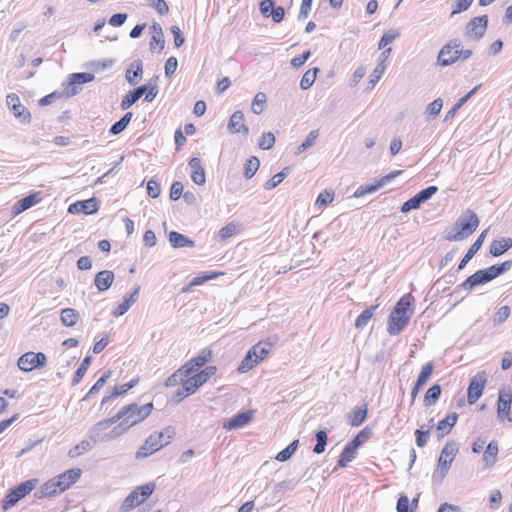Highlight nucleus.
<instances>
[{
    "instance_id": "6",
    "label": "nucleus",
    "mask_w": 512,
    "mask_h": 512,
    "mask_svg": "<svg viewBox=\"0 0 512 512\" xmlns=\"http://www.w3.org/2000/svg\"><path fill=\"white\" fill-rule=\"evenodd\" d=\"M460 47L459 39H451L439 51L437 64L442 67L450 66L458 61L457 49Z\"/></svg>"
},
{
    "instance_id": "49",
    "label": "nucleus",
    "mask_w": 512,
    "mask_h": 512,
    "mask_svg": "<svg viewBox=\"0 0 512 512\" xmlns=\"http://www.w3.org/2000/svg\"><path fill=\"white\" fill-rule=\"evenodd\" d=\"M440 394H441V386L440 385L435 384V385L431 386L425 394L424 405L428 407V406H431L432 404H434L439 399Z\"/></svg>"
},
{
    "instance_id": "42",
    "label": "nucleus",
    "mask_w": 512,
    "mask_h": 512,
    "mask_svg": "<svg viewBox=\"0 0 512 512\" xmlns=\"http://www.w3.org/2000/svg\"><path fill=\"white\" fill-rule=\"evenodd\" d=\"M318 137H319V131L312 130L307 135L305 141L297 147V150L295 151V155H300L303 152H305L306 150H308L309 148H311L316 143V140L318 139Z\"/></svg>"
},
{
    "instance_id": "25",
    "label": "nucleus",
    "mask_w": 512,
    "mask_h": 512,
    "mask_svg": "<svg viewBox=\"0 0 512 512\" xmlns=\"http://www.w3.org/2000/svg\"><path fill=\"white\" fill-rule=\"evenodd\" d=\"M39 202L38 193L30 194L21 200L17 201L12 207V214L17 216L22 212L28 210L33 207L35 204Z\"/></svg>"
},
{
    "instance_id": "62",
    "label": "nucleus",
    "mask_w": 512,
    "mask_h": 512,
    "mask_svg": "<svg viewBox=\"0 0 512 512\" xmlns=\"http://www.w3.org/2000/svg\"><path fill=\"white\" fill-rule=\"evenodd\" d=\"M398 36H399V33L394 30H389V31L385 32L380 39L378 48L379 49L385 48L388 44H391Z\"/></svg>"
},
{
    "instance_id": "26",
    "label": "nucleus",
    "mask_w": 512,
    "mask_h": 512,
    "mask_svg": "<svg viewBox=\"0 0 512 512\" xmlns=\"http://www.w3.org/2000/svg\"><path fill=\"white\" fill-rule=\"evenodd\" d=\"M114 281V273L110 270H103L95 275L94 283L96 288L100 291L108 290Z\"/></svg>"
},
{
    "instance_id": "4",
    "label": "nucleus",
    "mask_w": 512,
    "mask_h": 512,
    "mask_svg": "<svg viewBox=\"0 0 512 512\" xmlns=\"http://www.w3.org/2000/svg\"><path fill=\"white\" fill-rule=\"evenodd\" d=\"M458 444L454 441L446 443L442 448L440 457L438 459L437 470L433 475V478H438L440 481L444 479L451 464L458 453Z\"/></svg>"
},
{
    "instance_id": "48",
    "label": "nucleus",
    "mask_w": 512,
    "mask_h": 512,
    "mask_svg": "<svg viewBox=\"0 0 512 512\" xmlns=\"http://www.w3.org/2000/svg\"><path fill=\"white\" fill-rule=\"evenodd\" d=\"M299 440H294L285 449L280 451L275 459L279 462H285L291 458L298 448Z\"/></svg>"
},
{
    "instance_id": "39",
    "label": "nucleus",
    "mask_w": 512,
    "mask_h": 512,
    "mask_svg": "<svg viewBox=\"0 0 512 512\" xmlns=\"http://www.w3.org/2000/svg\"><path fill=\"white\" fill-rule=\"evenodd\" d=\"M189 369H184L183 366L180 367L176 372H174L172 375H170L166 381L165 386L166 387H173L178 384H181L185 378L189 376L188 371Z\"/></svg>"
},
{
    "instance_id": "50",
    "label": "nucleus",
    "mask_w": 512,
    "mask_h": 512,
    "mask_svg": "<svg viewBox=\"0 0 512 512\" xmlns=\"http://www.w3.org/2000/svg\"><path fill=\"white\" fill-rule=\"evenodd\" d=\"M182 384V387L181 389H183V393L184 395L183 396H190L192 394H194L196 392V390L200 387V385H198V382L197 380L191 376V377H187L183 380V382L181 383Z\"/></svg>"
},
{
    "instance_id": "5",
    "label": "nucleus",
    "mask_w": 512,
    "mask_h": 512,
    "mask_svg": "<svg viewBox=\"0 0 512 512\" xmlns=\"http://www.w3.org/2000/svg\"><path fill=\"white\" fill-rule=\"evenodd\" d=\"M115 423V418L114 416H112L110 418L101 420L94 424L88 432L90 440L93 441L94 443H97L113 440L119 437L121 435V432L119 430L117 434H114V428L110 432H107V430Z\"/></svg>"
},
{
    "instance_id": "63",
    "label": "nucleus",
    "mask_w": 512,
    "mask_h": 512,
    "mask_svg": "<svg viewBox=\"0 0 512 512\" xmlns=\"http://www.w3.org/2000/svg\"><path fill=\"white\" fill-rule=\"evenodd\" d=\"M334 199V193L332 191L325 190L321 192L317 199H316V205L319 207L327 206L329 203H331Z\"/></svg>"
},
{
    "instance_id": "23",
    "label": "nucleus",
    "mask_w": 512,
    "mask_h": 512,
    "mask_svg": "<svg viewBox=\"0 0 512 512\" xmlns=\"http://www.w3.org/2000/svg\"><path fill=\"white\" fill-rule=\"evenodd\" d=\"M139 291L140 287L137 286L130 295L125 296L123 302L118 304L112 311V315L115 317L124 315L130 309V307L137 301Z\"/></svg>"
},
{
    "instance_id": "36",
    "label": "nucleus",
    "mask_w": 512,
    "mask_h": 512,
    "mask_svg": "<svg viewBox=\"0 0 512 512\" xmlns=\"http://www.w3.org/2000/svg\"><path fill=\"white\" fill-rule=\"evenodd\" d=\"M142 503L143 501L139 496V492L134 489L122 502L121 510L123 512H127L139 506Z\"/></svg>"
},
{
    "instance_id": "27",
    "label": "nucleus",
    "mask_w": 512,
    "mask_h": 512,
    "mask_svg": "<svg viewBox=\"0 0 512 512\" xmlns=\"http://www.w3.org/2000/svg\"><path fill=\"white\" fill-rule=\"evenodd\" d=\"M189 166L192 169L191 179L197 185H203L206 182L205 171L202 167L201 160L197 157H193L189 161Z\"/></svg>"
},
{
    "instance_id": "58",
    "label": "nucleus",
    "mask_w": 512,
    "mask_h": 512,
    "mask_svg": "<svg viewBox=\"0 0 512 512\" xmlns=\"http://www.w3.org/2000/svg\"><path fill=\"white\" fill-rule=\"evenodd\" d=\"M275 144V136L272 132L263 133L259 139V148L263 150L271 149Z\"/></svg>"
},
{
    "instance_id": "51",
    "label": "nucleus",
    "mask_w": 512,
    "mask_h": 512,
    "mask_svg": "<svg viewBox=\"0 0 512 512\" xmlns=\"http://www.w3.org/2000/svg\"><path fill=\"white\" fill-rule=\"evenodd\" d=\"M433 368L434 367H433L432 362L426 363L422 367L415 383L418 385L424 386L427 383V381L430 379V377L433 373Z\"/></svg>"
},
{
    "instance_id": "20",
    "label": "nucleus",
    "mask_w": 512,
    "mask_h": 512,
    "mask_svg": "<svg viewBox=\"0 0 512 512\" xmlns=\"http://www.w3.org/2000/svg\"><path fill=\"white\" fill-rule=\"evenodd\" d=\"M64 492V490L61 488V485L59 483V480L57 477H54L50 479L49 481L45 482L39 491L35 492V497L37 498H43V497H51L53 495L59 494Z\"/></svg>"
},
{
    "instance_id": "64",
    "label": "nucleus",
    "mask_w": 512,
    "mask_h": 512,
    "mask_svg": "<svg viewBox=\"0 0 512 512\" xmlns=\"http://www.w3.org/2000/svg\"><path fill=\"white\" fill-rule=\"evenodd\" d=\"M396 509L397 512H414V508H410V501L406 495L398 498Z\"/></svg>"
},
{
    "instance_id": "56",
    "label": "nucleus",
    "mask_w": 512,
    "mask_h": 512,
    "mask_svg": "<svg viewBox=\"0 0 512 512\" xmlns=\"http://www.w3.org/2000/svg\"><path fill=\"white\" fill-rule=\"evenodd\" d=\"M370 435H371V429L368 427H365L349 443L353 446V448L358 449V447L360 445H362L364 442H366L370 438Z\"/></svg>"
},
{
    "instance_id": "37",
    "label": "nucleus",
    "mask_w": 512,
    "mask_h": 512,
    "mask_svg": "<svg viewBox=\"0 0 512 512\" xmlns=\"http://www.w3.org/2000/svg\"><path fill=\"white\" fill-rule=\"evenodd\" d=\"M357 449L353 448L350 443H347L340 454V458L338 460L339 467H346L355 457H356Z\"/></svg>"
},
{
    "instance_id": "22",
    "label": "nucleus",
    "mask_w": 512,
    "mask_h": 512,
    "mask_svg": "<svg viewBox=\"0 0 512 512\" xmlns=\"http://www.w3.org/2000/svg\"><path fill=\"white\" fill-rule=\"evenodd\" d=\"M212 358V352L210 350L204 349L198 356L189 360L186 364L183 365V368L189 369L187 372L189 376L197 369L204 366L210 359Z\"/></svg>"
},
{
    "instance_id": "53",
    "label": "nucleus",
    "mask_w": 512,
    "mask_h": 512,
    "mask_svg": "<svg viewBox=\"0 0 512 512\" xmlns=\"http://www.w3.org/2000/svg\"><path fill=\"white\" fill-rule=\"evenodd\" d=\"M37 480L31 479L27 480L21 484H19L14 491L18 494V496L22 499L27 494H29L36 486Z\"/></svg>"
},
{
    "instance_id": "21",
    "label": "nucleus",
    "mask_w": 512,
    "mask_h": 512,
    "mask_svg": "<svg viewBox=\"0 0 512 512\" xmlns=\"http://www.w3.org/2000/svg\"><path fill=\"white\" fill-rule=\"evenodd\" d=\"M488 229H485L476 239V241L470 246L465 256L462 258L458 265V270H462L468 264V262L475 256V254L479 251L483 242L487 236Z\"/></svg>"
},
{
    "instance_id": "52",
    "label": "nucleus",
    "mask_w": 512,
    "mask_h": 512,
    "mask_svg": "<svg viewBox=\"0 0 512 512\" xmlns=\"http://www.w3.org/2000/svg\"><path fill=\"white\" fill-rule=\"evenodd\" d=\"M217 368L215 366H207L199 373L193 375V377L197 380L198 385L202 386L205 382L208 381L213 375H215Z\"/></svg>"
},
{
    "instance_id": "8",
    "label": "nucleus",
    "mask_w": 512,
    "mask_h": 512,
    "mask_svg": "<svg viewBox=\"0 0 512 512\" xmlns=\"http://www.w3.org/2000/svg\"><path fill=\"white\" fill-rule=\"evenodd\" d=\"M47 357L42 352H27L23 354L17 362L20 370L30 372L36 368L45 366Z\"/></svg>"
},
{
    "instance_id": "7",
    "label": "nucleus",
    "mask_w": 512,
    "mask_h": 512,
    "mask_svg": "<svg viewBox=\"0 0 512 512\" xmlns=\"http://www.w3.org/2000/svg\"><path fill=\"white\" fill-rule=\"evenodd\" d=\"M400 174H401V171H392L389 174H387L379 179H376L374 181V183L363 184L355 190L353 196L355 198H361L367 194L375 193L376 191H378L380 188H382L384 185L389 183L391 180H393Z\"/></svg>"
},
{
    "instance_id": "45",
    "label": "nucleus",
    "mask_w": 512,
    "mask_h": 512,
    "mask_svg": "<svg viewBox=\"0 0 512 512\" xmlns=\"http://www.w3.org/2000/svg\"><path fill=\"white\" fill-rule=\"evenodd\" d=\"M91 362H92L91 356H87L83 359V361L81 362L80 366L78 367V369L76 370V372L73 376V379H72L73 386L77 385L82 380V378L86 374Z\"/></svg>"
},
{
    "instance_id": "31",
    "label": "nucleus",
    "mask_w": 512,
    "mask_h": 512,
    "mask_svg": "<svg viewBox=\"0 0 512 512\" xmlns=\"http://www.w3.org/2000/svg\"><path fill=\"white\" fill-rule=\"evenodd\" d=\"M499 452L498 442L496 440H492L486 447L484 451L482 460L484 462L485 467H492L497 460V455Z\"/></svg>"
},
{
    "instance_id": "1",
    "label": "nucleus",
    "mask_w": 512,
    "mask_h": 512,
    "mask_svg": "<svg viewBox=\"0 0 512 512\" xmlns=\"http://www.w3.org/2000/svg\"><path fill=\"white\" fill-rule=\"evenodd\" d=\"M153 410V403H147L142 406H138L135 403L123 406L116 415H114L116 423H120L114 427V434H117L118 430L121 435L134 425L145 420Z\"/></svg>"
},
{
    "instance_id": "44",
    "label": "nucleus",
    "mask_w": 512,
    "mask_h": 512,
    "mask_svg": "<svg viewBox=\"0 0 512 512\" xmlns=\"http://www.w3.org/2000/svg\"><path fill=\"white\" fill-rule=\"evenodd\" d=\"M258 364L259 363H258L257 359L254 358L251 350L249 349L248 352L246 353L244 359L241 361V363L238 367V372L246 373V372L250 371L251 369H253L255 366H257Z\"/></svg>"
},
{
    "instance_id": "47",
    "label": "nucleus",
    "mask_w": 512,
    "mask_h": 512,
    "mask_svg": "<svg viewBox=\"0 0 512 512\" xmlns=\"http://www.w3.org/2000/svg\"><path fill=\"white\" fill-rule=\"evenodd\" d=\"M319 68L307 70L300 81V87L303 90L309 89L315 82Z\"/></svg>"
},
{
    "instance_id": "18",
    "label": "nucleus",
    "mask_w": 512,
    "mask_h": 512,
    "mask_svg": "<svg viewBox=\"0 0 512 512\" xmlns=\"http://www.w3.org/2000/svg\"><path fill=\"white\" fill-rule=\"evenodd\" d=\"M391 53V48L385 49L379 57L378 64L370 74L369 83L371 84V87H374L379 80L381 79L382 75L384 74L386 70V61Z\"/></svg>"
},
{
    "instance_id": "9",
    "label": "nucleus",
    "mask_w": 512,
    "mask_h": 512,
    "mask_svg": "<svg viewBox=\"0 0 512 512\" xmlns=\"http://www.w3.org/2000/svg\"><path fill=\"white\" fill-rule=\"evenodd\" d=\"M163 446H165V443H163V435L158 434V432H154L145 440L144 444L139 447L135 454V458H146L160 450Z\"/></svg>"
},
{
    "instance_id": "61",
    "label": "nucleus",
    "mask_w": 512,
    "mask_h": 512,
    "mask_svg": "<svg viewBox=\"0 0 512 512\" xmlns=\"http://www.w3.org/2000/svg\"><path fill=\"white\" fill-rule=\"evenodd\" d=\"M127 392H128V390L126 389L124 384L119 387H114V389L112 390V392L109 395H106L103 397V399L101 401V406H104L109 401L117 398L118 396H122V395L126 394Z\"/></svg>"
},
{
    "instance_id": "29",
    "label": "nucleus",
    "mask_w": 512,
    "mask_h": 512,
    "mask_svg": "<svg viewBox=\"0 0 512 512\" xmlns=\"http://www.w3.org/2000/svg\"><path fill=\"white\" fill-rule=\"evenodd\" d=\"M168 239L170 245L174 249H180L184 247L193 248L195 246V242L193 240L176 231H171L168 235Z\"/></svg>"
},
{
    "instance_id": "34",
    "label": "nucleus",
    "mask_w": 512,
    "mask_h": 512,
    "mask_svg": "<svg viewBox=\"0 0 512 512\" xmlns=\"http://www.w3.org/2000/svg\"><path fill=\"white\" fill-rule=\"evenodd\" d=\"M367 407L364 405V407H357L353 409L348 415L347 420L348 423L353 427L360 426L367 417Z\"/></svg>"
},
{
    "instance_id": "43",
    "label": "nucleus",
    "mask_w": 512,
    "mask_h": 512,
    "mask_svg": "<svg viewBox=\"0 0 512 512\" xmlns=\"http://www.w3.org/2000/svg\"><path fill=\"white\" fill-rule=\"evenodd\" d=\"M259 166V159L255 156H251L244 164V177L246 179H251L259 169Z\"/></svg>"
},
{
    "instance_id": "3",
    "label": "nucleus",
    "mask_w": 512,
    "mask_h": 512,
    "mask_svg": "<svg viewBox=\"0 0 512 512\" xmlns=\"http://www.w3.org/2000/svg\"><path fill=\"white\" fill-rule=\"evenodd\" d=\"M479 225L477 214L468 209L453 224L452 229L446 234L448 241H462L472 235Z\"/></svg>"
},
{
    "instance_id": "40",
    "label": "nucleus",
    "mask_w": 512,
    "mask_h": 512,
    "mask_svg": "<svg viewBox=\"0 0 512 512\" xmlns=\"http://www.w3.org/2000/svg\"><path fill=\"white\" fill-rule=\"evenodd\" d=\"M478 86L474 87L470 92H468L466 95L461 97L454 105L453 107L446 113L445 115V121H448L452 119L457 111L469 100V98L477 91Z\"/></svg>"
},
{
    "instance_id": "24",
    "label": "nucleus",
    "mask_w": 512,
    "mask_h": 512,
    "mask_svg": "<svg viewBox=\"0 0 512 512\" xmlns=\"http://www.w3.org/2000/svg\"><path fill=\"white\" fill-rule=\"evenodd\" d=\"M458 419V414L456 412L449 413L443 420L439 421L437 424V436L438 438H443L448 435L456 424Z\"/></svg>"
},
{
    "instance_id": "15",
    "label": "nucleus",
    "mask_w": 512,
    "mask_h": 512,
    "mask_svg": "<svg viewBox=\"0 0 512 512\" xmlns=\"http://www.w3.org/2000/svg\"><path fill=\"white\" fill-rule=\"evenodd\" d=\"M512 403V394L510 390L501 389L498 397L497 414L500 419L507 418L512 422V412H510Z\"/></svg>"
},
{
    "instance_id": "41",
    "label": "nucleus",
    "mask_w": 512,
    "mask_h": 512,
    "mask_svg": "<svg viewBox=\"0 0 512 512\" xmlns=\"http://www.w3.org/2000/svg\"><path fill=\"white\" fill-rule=\"evenodd\" d=\"M132 112H127L126 114H124L122 116V118L115 122L109 132L112 134V135H118L120 134L122 131H124L126 129V127L128 126V124L130 123L131 119H132Z\"/></svg>"
},
{
    "instance_id": "12",
    "label": "nucleus",
    "mask_w": 512,
    "mask_h": 512,
    "mask_svg": "<svg viewBox=\"0 0 512 512\" xmlns=\"http://www.w3.org/2000/svg\"><path fill=\"white\" fill-rule=\"evenodd\" d=\"M6 103L13 115L19 119L22 123H29L31 120V114L29 110L21 104L20 98L17 94L11 93L6 97Z\"/></svg>"
},
{
    "instance_id": "59",
    "label": "nucleus",
    "mask_w": 512,
    "mask_h": 512,
    "mask_svg": "<svg viewBox=\"0 0 512 512\" xmlns=\"http://www.w3.org/2000/svg\"><path fill=\"white\" fill-rule=\"evenodd\" d=\"M442 107H443V100L441 98H437L427 106L426 114L429 117L435 118L441 112Z\"/></svg>"
},
{
    "instance_id": "55",
    "label": "nucleus",
    "mask_w": 512,
    "mask_h": 512,
    "mask_svg": "<svg viewBox=\"0 0 512 512\" xmlns=\"http://www.w3.org/2000/svg\"><path fill=\"white\" fill-rule=\"evenodd\" d=\"M92 449V445L90 441L83 440L80 443H78L75 447L69 450V456L71 458L77 457L85 452H88Z\"/></svg>"
},
{
    "instance_id": "54",
    "label": "nucleus",
    "mask_w": 512,
    "mask_h": 512,
    "mask_svg": "<svg viewBox=\"0 0 512 512\" xmlns=\"http://www.w3.org/2000/svg\"><path fill=\"white\" fill-rule=\"evenodd\" d=\"M266 95L262 92H259L255 95L254 99H253V102H252V105H251V109L252 111L259 115L263 112L264 110V105L266 103Z\"/></svg>"
},
{
    "instance_id": "38",
    "label": "nucleus",
    "mask_w": 512,
    "mask_h": 512,
    "mask_svg": "<svg viewBox=\"0 0 512 512\" xmlns=\"http://www.w3.org/2000/svg\"><path fill=\"white\" fill-rule=\"evenodd\" d=\"M79 319V313L72 308H65L61 311V322L66 327L74 326Z\"/></svg>"
},
{
    "instance_id": "10",
    "label": "nucleus",
    "mask_w": 512,
    "mask_h": 512,
    "mask_svg": "<svg viewBox=\"0 0 512 512\" xmlns=\"http://www.w3.org/2000/svg\"><path fill=\"white\" fill-rule=\"evenodd\" d=\"M95 76L92 73L81 72L73 73L69 76L68 84L65 88L67 97L75 96L82 90V86L93 81Z\"/></svg>"
},
{
    "instance_id": "19",
    "label": "nucleus",
    "mask_w": 512,
    "mask_h": 512,
    "mask_svg": "<svg viewBox=\"0 0 512 512\" xmlns=\"http://www.w3.org/2000/svg\"><path fill=\"white\" fill-rule=\"evenodd\" d=\"M227 128L231 133L249 134V128L244 123V114L240 110L231 115Z\"/></svg>"
},
{
    "instance_id": "32",
    "label": "nucleus",
    "mask_w": 512,
    "mask_h": 512,
    "mask_svg": "<svg viewBox=\"0 0 512 512\" xmlns=\"http://www.w3.org/2000/svg\"><path fill=\"white\" fill-rule=\"evenodd\" d=\"M512 248V238L504 237L494 240L490 245V253L494 257H498Z\"/></svg>"
},
{
    "instance_id": "2",
    "label": "nucleus",
    "mask_w": 512,
    "mask_h": 512,
    "mask_svg": "<svg viewBox=\"0 0 512 512\" xmlns=\"http://www.w3.org/2000/svg\"><path fill=\"white\" fill-rule=\"evenodd\" d=\"M414 298L408 293L397 302L388 319L387 331L390 335L400 334L408 325L414 313Z\"/></svg>"
},
{
    "instance_id": "60",
    "label": "nucleus",
    "mask_w": 512,
    "mask_h": 512,
    "mask_svg": "<svg viewBox=\"0 0 512 512\" xmlns=\"http://www.w3.org/2000/svg\"><path fill=\"white\" fill-rule=\"evenodd\" d=\"M421 204L422 202L420 200V197L416 194L415 196H413L412 198L403 203L401 207V212L407 213L411 210L418 209Z\"/></svg>"
},
{
    "instance_id": "35",
    "label": "nucleus",
    "mask_w": 512,
    "mask_h": 512,
    "mask_svg": "<svg viewBox=\"0 0 512 512\" xmlns=\"http://www.w3.org/2000/svg\"><path fill=\"white\" fill-rule=\"evenodd\" d=\"M378 305H373L367 309H365L355 320V328L358 330H363L368 322L372 319L377 310Z\"/></svg>"
},
{
    "instance_id": "13",
    "label": "nucleus",
    "mask_w": 512,
    "mask_h": 512,
    "mask_svg": "<svg viewBox=\"0 0 512 512\" xmlns=\"http://www.w3.org/2000/svg\"><path fill=\"white\" fill-rule=\"evenodd\" d=\"M488 25V16L482 15L472 18L465 27V35L473 38L480 39L483 37Z\"/></svg>"
},
{
    "instance_id": "30",
    "label": "nucleus",
    "mask_w": 512,
    "mask_h": 512,
    "mask_svg": "<svg viewBox=\"0 0 512 512\" xmlns=\"http://www.w3.org/2000/svg\"><path fill=\"white\" fill-rule=\"evenodd\" d=\"M143 73V63L137 59L133 61L126 71V80L130 85H136Z\"/></svg>"
},
{
    "instance_id": "14",
    "label": "nucleus",
    "mask_w": 512,
    "mask_h": 512,
    "mask_svg": "<svg viewBox=\"0 0 512 512\" xmlns=\"http://www.w3.org/2000/svg\"><path fill=\"white\" fill-rule=\"evenodd\" d=\"M490 282L488 279V276L486 275L485 271L478 270L474 274L470 275L465 281H463L461 284H459L455 290L454 293H458L461 290L465 291H471L475 287L479 285H484L486 283Z\"/></svg>"
},
{
    "instance_id": "28",
    "label": "nucleus",
    "mask_w": 512,
    "mask_h": 512,
    "mask_svg": "<svg viewBox=\"0 0 512 512\" xmlns=\"http://www.w3.org/2000/svg\"><path fill=\"white\" fill-rule=\"evenodd\" d=\"M81 476V470L79 468L69 469L64 473L56 476L59 480L61 488L65 491L70 488Z\"/></svg>"
},
{
    "instance_id": "11",
    "label": "nucleus",
    "mask_w": 512,
    "mask_h": 512,
    "mask_svg": "<svg viewBox=\"0 0 512 512\" xmlns=\"http://www.w3.org/2000/svg\"><path fill=\"white\" fill-rule=\"evenodd\" d=\"M486 382L487 375L484 371L478 372L471 379L467 393V400L469 404H474L482 396Z\"/></svg>"
},
{
    "instance_id": "17",
    "label": "nucleus",
    "mask_w": 512,
    "mask_h": 512,
    "mask_svg": "<svg viewBox=\"0 0 512 512\" xmlns=\"http://www.w3.org/2000/svg\"><path fill=\"white\" fill-rule=\"evenodd\" d=\"M253 418L252 411L240 412L223 424L225 430H236L246 426Z\"/></svg>"
},
{
    "instance_id": "33",
    "label": "nucleus",
    "mask_w": 512,
    "mask_h": 512,
    "mask_svg": "<svg viewBox=\"0 0 512 512\" xmlns=\"http://www.w3.org/2000/svg\"><path fill=\"white\" fill-rule=\"evenodd\" d=\"M512 268V260L504 261L501 264L492 265L486 269H483L488 276L489 281H492L496 277L506 273Z\"/></svg>"
},
{
    "instance_id": "46",
    "label": "nucleus",
    "mask_w": 512,
    "mask_h": 512,
    "mask_svg": "<svg viewBox=\"0 0 512 512\" xmlns=\"http://www.w3.org/2000/svg\"><path fill=\"white\" fill-rule=\"evenodd\" d=\"M267 346L270 345L267 343L258 342L250 348L252 355L257 359L258 363L264 360L265 357L270 353V348Z\"/></svg>"
},
{
    "instance_id": "57",
    "label": "nucleus",
    "mask_w": 512,
    "mask_h": 512,
    "mask_svg": "<svg viewBox=\"0 0 512 512\" xmlns=\"http://www.w3.org/2000/svg\"><path fill=\"white\" fill-rule=\"evenodd\" d=\"M238 225L230 222L219 230V237L221 240H226L237 233Z\"/></svg>"
},
{
    "instance_id": "16",
    "label": "nucleus",
    "mask_w": 512,
    "mask_h": 512,
    "mask_svg": "<svg viewBox=\"0 0 512 512\" xmlns=\"http://www.w3.org/2000/svg\"><path fill=\"white\" fill-rule=\"evenodd\" d=\"M99 209V202L96 198H89L83 201H77L71 204L68 208V212L71 214H94Z\"/></svg>"
}]
</instances>
